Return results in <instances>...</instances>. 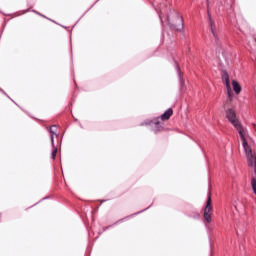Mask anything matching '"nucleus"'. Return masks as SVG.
<instances>
[{"mask_svg": "<svg viewBox=\"0 0 256 256\" xmlns=\"http://www.w3.org/2000/svg\"><path fill=\"white\" fill-rule=\"evenodd\" d=\"M226 119H228V121H230V123L234 125L235 129H237L240 135V139H244L245 137H248L247 130L243 128V126L241 125V122H239V120L237 119V115L235 114L233 109L226 110Z\"/></svg>", "mask_w": 256, "mask_h": 256, "instance_id": "nucleus-1", "label": "nucleus"}, {"mask_svg": "<svg viewBox=\"0 0 256 256\" xmlns=\"http://www.w3.org/2000/svg\"><path fill=\"white\" fill-rule=\"evenodd\" d=\"M213 211V206L211 205V196H208L206 201V206L204 208V219L207 223H211V212Z\"/></svg>", "mask_w": 256, "mask_h": 256, "instance_id": "nucleus-2", "label": "nucleus"}, {"mask_svg": "<svg viewBox=\"0 0 256 256\" xmlns=\"http://www.w3.org/2000/svg\"><path fill=\"white\" fill-rule=\"evenodd\" d=\"M222 80H223L224 85L226 86L227 95H228L229 99H233V90L231 89V84L229 82V74L227 72H223Z\"/></svg>", "mask_w": 256, "mask_h": 256, "instance_id": "nucleus-3", "label": "nucleus"}, {"mask_svg": "<svg viewBox=\"0 0 256 256\" xmlns=\"http://www.w3.org/2000/svg\"><path fill=\"white\" fill-rule=\"evenodd\" d=\"M233 205L238 213H243L245 211V203L243 202V200L236 199L234 200Z\"/></svg>", "mask_w": 256, "mask_h": 256, "instance_id": "nucleus-4", "label": "nucleus"}, {"mask_svg": "<svg viewBox=\"0 0 256 256\" xmlns=\"http://www.w3.org/2000/svg\"><path fill=\"white\" fill-rule=\"evenodd\" d=\"M171 115H173V109L169 108L166 110L162 115H161V120L162 121H167L168 119L171 118Z\"/></svg>", "mask_w": 256, "mask_h": 256, "instance_id": "nucleus-5", "label": "nucleus"}, {"mask_svg": "<svg viewBox=\"0 0 256 256\" xmlns=\"http://www.w3.org/2000/svg\"><path fill=\"white\" fill-rule=\"evenodd\" d=\"M209 24H210V30L214 39H217V32L215 31L216 29L215 22L213 21V19H211V16H209Z\"/></svg>", "mask_w": 256, "mask_h": 256, "instance_id": "nucleus-6", "label": "nucleus"}, {"mask_svg": "<svg viewBox=\"0 0 256 256\" xmlns=\"http://www.w3.org/2000/svg\"><path fill=\"white\" fill-rule=\"evenodd\" d=\"M232 87L236 95H239V93H241V85L239 84V82H237V80H232Z\"/></svg>", "mask_w": 256, "mask_h": 256, "instance_id": "nucleus-7", "label": "nucleus"}, {"mask_svg": "<svg viewBox=\"0 0 256 256\" xmlns=\"http://www.w3.org/2000/svg\"><path fill=\"white\" fill-rule=\"evenodd\" d=\"M53 129H55V126H51L49 131L51 133V144H52V147H55V136L59 137V135Z\"/></svg>", "mask_w": 256, "mask_h": 256, "instance_id": "nucleus-8", "label": "nucleus"}, {"mask_svg": "<svg viewBox=\"0 0 256 256\" xmlns=\"http://www.w3.org/2000/svg\"><path fill=\"white\" fill-rule=\"evenodd\" d=\"M177 23L178 25L173 26V29H176V31H183V18L177 17Z\"/></svg>", "mask_w": 256, "mask_h": 256, "instance_id": "nucleus-9", "label": "nucleus"}, {"mask_svg": "<svg viewBox=\"0 0 256 256\" xmlns=\"http://www.w3.org/2000/svg\"><path fill=\"white\" fill-rule=\"evenodd\" d=\"M154 124L156 125L155 131H161V129H163L162 126H159V122L158 121H155Z\"/></svg>", "mask_w": 256, "mask_h": 256, "instance_id": "nucleus-10", "label": "nucleus"}, {"mask_svg": "<svg viewBox=\"0 0 256 256\" xmlns=\"http://www.w3.org/2000/svg\"><path fill=\"white\" fill-rule=\"evenodd\" d=\"M55 157H57V148H55V149L52 151V159H55Z\"/></svg>", "mask_w": 256, "mask_h": 256, "instance_id": "nucleus-11", "label": "nucleus"}]
</instances>
